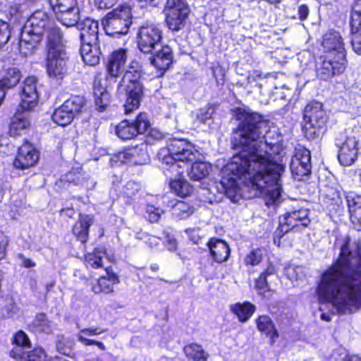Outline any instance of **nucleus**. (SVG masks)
Here are the masks:
<instances>
[{"instance_id":"f257e3e1","label":"nucleus","mask_w":361,"mask_h":361,"mask_svg":"<svg viewBox=\"0 0 361 361\" xmlns=\"http://www.w3.org/2000/svg\"><path fill=\"white\" fill-rule=\"evenodd\" d=\"M235 116L239 123L233 131L232 145L241 152L224 168L221 183L228 195L238 194L243 184L275 203L281 196L284 166L271 152L275 145L271 123L247 108H237Z\"/></svg>"},{"instance_id":"f03ea898","label":"nucleus","mask_w":361,"mask_h":361,"mask_svg":"<svg viewBox=\"0 0 361 361\" xmlns=\"http://www.w3.org/2000/svg\"><path fill=\"white\" fill-rule=\"evenodd\" d=\"M350 238L340 252V312H352L361 306L360 243Z\"/></svg>"},{"instance_id":"7ed1b4c3","label":"nucleus","mask_w":361,"mask_h":361,"mask_svg":"<svg viewBox=\"0 0 361 361\" xmlns=\"http://www.w3.org/2000/svg\"><path fill=\"white\" fill-rule=\"evenodd\" d=\"M199 151L194 145L185 139L172 138L166 142V145L159 149L157 154L158 159L169 169L176 171L180 174L181 171L177 169L185 164L193 161L197 158Z\"/></svg>"},{"instance_id":"20e7f679","label":"nucleus","mask_w":361,"mask_h":361,"mask_svg":"<svg viewBox=\"0 0 361 361\" xmlns=\"http://www.w3.org/2000/svg\"><path fill=\"white\" fill-rule=\"evenodd\" d=\"M46 71L49 77L62 79L68 71V56L63 48L62 34L59 29L50 30L47 37Z\"/></svg>"},{"instance_id":"39448f33","label":"nucleus","mask_w":361,"mask_h":361,"mask_svg":"<svg viewBox=\"0 0 361 361\" xmlns=\"http://www.w3.org/2000/svg\"><path fill=\"white\" fill-rule=\"evenodd\" d=\"M141 75V66L136 61H132L121 80V85L126 87L127 98L124 104L126 114H130L139 107L142 97V85L140 82Z\"/></svg>"},{"instance_id":"423d86ee","label":"nucleus","mask_w":361,"mask_h":361,"mask_svg":"<svg viewBox=\"0 0 361 361\" xmlns=\"http://www.w3.org/2000/svg\"><path fill=\"white\" fill-rule=\"evenodd\" d=\"M317 294L320 301L332 307V314L338 312V261L329 269L322 276L317 288Z\"/></svg>"},{"instance_id":"0eeeda50","label":"nucleus","mask_w":361,"mask_h":361,"mask_svg":"<svg viewBox=\"0 0 361 361\" xmlns=\"http://www.w3.org/2000/svg\"><path fill=\"white\" fill-rule=\"evenodd\" d=\"M130 6L124 4L109 12L102 19V25L107 35L120 37L126 35L132 24Z\"/></svg>"},{"instance_id":"6e6552de","label":"nucleus","mask_w":361,"mask_h":361,"mask_svg":"<svg viewBox=\"0 0 361 361\" xmlns=\"http://www.w3.org/2000/svg\"><path fill=\"white\" fill-rule=\"evenodd\" d=\"M326 121L323 105L318 102H311L305 108L302 128L305 137L309 140L318 137Z\"/></svg>"},{"instance_id":"1a4fd4ad","label":"nucleus","mask_w":361,"mask_h":361,"mask_svg":"<svg viewBox=\"0 0 361 361\" xmlns=\"http://www.w3.org/2000/svg\"><path fill=\"white\" fill-rule=\"evenodd\" d=\"M163 32L161 26L152 22L142 24L137 32L138 49L145 54H151L162 40Z\"/></svg>"},{"instance_id":"9d476101","label":"nucleus","mask_w":361,"mask_h":361,"mask_svg":"<svg viewBox=\"0 0 361 361\" xmlns=\"http://www.w3.org/2000/svg\"><path fill=\"white\" fill-rule=\"evenodd\" d=\"M190 13L185 0H167L164 8L165 22L173 31L180 30Z\"/></svg>"},{"instance_id":"9b49d317","label":"nucleus","mask_w":361,"mask_h":361,"mask_svg":"<svg viewBox=\"0 0 361 361\" xmlns=\"http://www.w3.org/2000/svg\"><path fill=\"white\" fill-rule=\"evenodd\" d=\"M85 99L80 96H73L67 99L60 107L56 109L52 115L54 123L59 126H66L83 111Z\"/></svg>"},{"instance_id":"f8f14e48","label":"nucleus","mask_w":361,"mask_h":361,"mask_svg":"<svg viewBox=\"0 0 361 361\" xmlns=\"http://www.w3.org/2000/svg\"><path fill=\"white\" fill-rule=\"evenodd\" d=\"M150 128V122L146 113H140L135 120H123L116 127V135L122 140H130L138 135L145 133Z\"/></svg>"},{"instance_id":"ddd939ff","label":"nucleus","mask_w":361,"mask_h":361,"mask_svg":"<svg viewBox=\"0 0 361 361\" xmlns=\"http://www.w3.org/2000/svg\"><path fill=\"white\" fill-rule=\"evenodd\" d=\"M310 223L309 210L300 208L298 210L287 212L279 219V229L282 233H287L290 230H302Z\"/></svg>"},{"instance_id":"4468645a","label":"nucleus","mask_w":361,"mask_h":361,"mask_svg":"<svg viewBox=\"0 0 361 361\" xmlns=\"http://www.w3.org/2000/svg\"><path fill=\"white\" fill-rule=\"evenodd\" d=\"M290 168L293 176L300 179L311 172L310 152L305 148H298L292 158Z\"/></svg>"},{"instance_id":"2eb2a0df","label":"nucleus","mask_w":361,"mask_h":361,"mask_svg":"<svg viewBox=\"0 0 361 361\" xmlns=\"http://www.w3.org/2000/svg\"><path fill=\"white\" fill-rule=\"evenodd\" d=\"M53 28H56V27L51 25L49 16L46 12L38 10L34 12L28 18L22 30L42 36L46 30L48 36L50 30ZM56 29L58 28L56 27Z\"/></svg>"},{"instance_id":"dca6fc26","label":"nucleus","mask_w":361,"mask_h":361,"mask_svg":"<svg viewBox=\"0 0 361 361\" xmlns=\"http://www.w3.org/2000/svg\"><path fill=\"white\" fill-rule=\"evenodd\" d=\"M37 79L35 77H27L24 81L20 94V108L23 111H30L35 108L38 102L37 91Z\"/></svg>"},{"instance_id":"f3484780","label":"nucleus","mask_w":361,"mask_h":361,"mask_svg":"<svg viewBox=\"0 0 361 361\" xmlns=\"http://www.w3.org/2000/svg\"><path fill=\"white\" fill-rule=\"evenodd\" d=\"M39 159L37 151L29 142L24 143L19 149L13 161L16 169H24L34 166Z\"/></svg>"},{"instance_id":"a211bd4d","label":"nucleus","mask_w":361,"mask_h":361,"mask_svg":"<svg viewBox=\"0 0 361 361\" xmlns=\"http://www.w3.org/2000/svg\"><path fill=\"white\" fill-rule=\"evenodd\" d=\"M173 62L172 49L169 46H163L151 58L150 63L157 70L158 77L162 76Z\"/></svg>"},{"instance_id":"6ab92c4d","label":"nucleus","mask_w":361,"mask_h":361,"mask_svg":"<svg viewBox=\"0 0 361 361\" xmlns=\"http://www.w3.org/2000/svg\"><path fill=\"white\" fill-rule=\"evenodd\" d=\"M80 31V44L90 43H99V23L90 18L85 19L82 23L78 24Z\"/></svg>"},{"instance_id":"aec40b11","label":"nucleus","mask_w":361,"mask_h":361,"mask_svg":"<svg viewBox=\"0 0 361 361\" xmlns=\"http://www.w3.org/2000/svg\"><path fill=\"white\" fill-rule=\"evenodd\" d=\"M127 58V50L125 49L121 48L113 51L106 63L108 75L111 78L118 77L123 69Z\"/></svg>"},{"instance_id":"412c9836","label":"nucleus","mask_w":361,"mask_h":361,"mask_svg":"<svg viewBox=\"0 0 361 361\" xmlns=\"http://www.w3.org/2000/svg\"><path fill=\"white\" fill-rule=\"evenodd\" d=\"M94 95L96 106L103 111L109 103V93L107 90V80L102 75H98L94 80Z\"/></svg>"},{"instance_id":"4be33fe9","label":"nucleus","mask_w":361,"mask_h":361,"mask_svg":"<svg viewBox=\"0 0 361 361\" xmlns=\"http://www.w3.org/2000/svg\"><path fill=\"white\" fill-rule=\"evenodd\" d=\"M278 276L274 265L270 264L256 280L255 287L260 294L274 290L278 281Z\"/></svg>"},{"instance_id":"5701e85b","label":"nucleus","mask_w":361,"mask_h":361,"mask_svg":"<svg viewBox=\"0 0 361 361\" xmlns=\"http://www.w3.org/2000/svg\"><path fill=\"white\" fill-rule=\"evenodd\" d=\"M358 140L355 137H348L340 147V164L350 166L357 159Z\"/></svg>"},{"instance_id":"b1692460","label":"nucleus","mask_w":361,"mask_h":361,"mask_svg":"<svg viewBox=\"0 0 361 361\" xmlns=\"http://www.w3.org/2000/svg\"><path fill=\"white\" fill-rule=\"evenodd\" d=\"M41 40V35L22 30L18 42L20 54L25 56L33 54Z\"/></svg>"},{"instance_id":"393cba45","label":"nucleus","mask_w":361,"mask_h":361,"mask_svg":"<svg viewBox=\"0 0 361 361\" xmlns=\"http://www.w3.org/2000/svg\"><path fill=\"white\" fill-rule=\"evenodd\" d=\"M350 218L355 229L361 230V195L349 193L346 196Z\"/></svg>"},{"instance_id":"a878e982","label":"nucleus","mask_w":361,"mask_h":361,"mask_svg":"<svg viewBox=\"0 0 361 361\" xmlns=\"http://www.w3.org/2000/svg\"><path fill=\"white\" fill-rule=\"evenodd\" d=\"M118 276L114 273L110 272L107 268L106 276L99 278L97 282L92 285V290L96 294L101 293H111L114 292V285L118 283Z\"/></svg>"},{"instance_id":"bb28decb","label":"nucleus","mask_w":361,"mask_h":361,"mask_svg":"<svg viewBox=\"0 0 361 361\" xmlns=\"http://www.w3.org/2000/svg\"><path fill=\"white\" fill-rule=\"evenodd\" d=\"M208 247L213 259L218 263L226 261L230 256L229 246L224 240L212 238L208 242Z\"/></svg>"},{"instance_id":"cd10ccee","label":"nucleus","mask_w":361,"mask_h":361,"mask_svg":"<svg viewBox=\"0 0 361 361\" xmlns=\"http://www.w3.org/2000/svg\"><path fill=\"white\" fill-rule=\"evenodd\" d=\"M56 19L66 27L74 26L78 24L80 19L79 8L77 6V1H74L71 7H66L61 11L54 12Z\"/></svg>"},{"instance_id":"c85d7f7f","label":"nucleus","mask_w":361,"mask_h":361,"mask_svg":"<svg viewBox=\"0 0 361 361\" xmlns=\"http://www.w3.org/2000/svg\"><path fill=\"white\" fill-rule=\"evenodd\" d=\"M25 111H20L18 109L13 116L9 128V133L11 136L20 135L30 128V122L28 115Z\"/></svg>"},{"instance_id":"c756f323","label":"nucleus","mask_w":361,"mask_h":361,"mask_svg":"<svg viewBox=\"0 0 361 361\" xmlns=\"http://www.w3.org/2000/svg\"><path fill=\"white\" fill-rule=\"evenodd\" d=\"M99 43L80 44V55L84 63L89 66H95L99 63L101 51Z\"/></svg>"},{"instance_id":"7c9ffc66","label":"nucleus","mask_w":361,"mask_h":361,"mask_svg":"<svg viewBox=\"0 0 361 361\" xmlns=\"http://www.w3.org/2000/svg\"><path fill=\"white\" fill-rule=\"evenodd\" d=\"M93 222V216L91 215L80 214L78 222L73 228V233L82 243H85L87 240L89 228Z\"/></svg>"},{"instance_id":"2f4dec72","label":"nucleus","mask_w":361,"mask_h":361,"mask_svg":"<svg viewBox=\"0 0 361 361\" xmlns=\"http://www.w3.org/2000/svg\"><path fill=\"white\" fill-rule=\"evenodd\" d=\"M256 323L257 329L269 337L272 344L274 343L279 333L271 319L269 316L262 315L257 319Z\"/></svg>"},{"instance_id":"473e14b6","label":"nucleus","mask_w":361,"mask_h":361,"mask_svg":"<svg viewBox=\"0 0 361 361\" xmlns=\"http://www.w3.org/2000/svg\"><path fill=\"white\" fill-rule=\"evenodd\" d=\"M32 331L36 333L51 334L55 328V324L50 321L46 314L41 313L36 315L30 325Z\"/></svg>"},{"instance_id":"72a5a7b5","label":"nucleus","mask_w":361,"mask_h":361,"mask_svg":"<svg viewBox=\"0 0 361 361\" xmlns=\"http://www.w3.org/2000/svg\"><path fill=\"white\" fill-rule=\"evenodd\" d=\"M168 207H171L172 215L177 219L188 218L194 212L193 207L183 201L171 200Z\"/></svg>"},{"instance_id":"f704fd0d","label":"nucleus","mask_w":361,"mask_h":361,"mask_svg":"<svg viewBox=\"0 0 361 361\" xmlns=\"http://www.w3.org/2000/svg\"><path fill=\"white\" fill-rule=\"evenodd\" d=\"M231 312L237 316L241 322H246L253 314L255 310V305L250 302L236 303L231 306Z\"/></svg>"},{"instance_id":"c9c22d12","label":"nucleus","mask_w":361,"mask_h":361,"mask_svg":"<svg viewBox=\"0 0 361 361\" xmlns=\"http://www.w3.org/2000/svg\"><path fill=\"white\" fill-rule=\"evenodd\" d=\"M212 170L210 164L205 161H195L192 164L188 176L191 179L200 180L206 178Z\"/></svg>"},{"instance_id":"e433bc0d","label":"nucleus","mask_w":361,"mask_h":361,"mask_svg":"<svg viewBox=\"0 0 361 361\" xmlns=\"http://www.w3.org/2000/svg\"><path fill=\"white\" fill-rule=\"evenodd\" d=\"M285 274L295 286H299L306 281V271L302 267L288 265L285 269Z\"/></svg>"},{"instance_id":"4c0bfd02","label":"nucleus","mask_w":361,"mask_h":361,"mask_svg":"<svg viewBox=\"0 0 361 361\" xmlns=\"http://www.w3.org/2000/svg\"><path fill=\"white\" fill-rule=\"evenodd\" d=\"M183 350L187 357L193 361H207L209 357L202 347L197 343L185 345Z\"/></svg>"},{"instance_id":"58836bf2","label":"nucleus","mask_w":361,"mask_h":361,"mask_svg":"<svg viewBox=\"0 0 361 361\" xmlns=\"http://www.w3.org/2000/svg\"><path fill=\"white\" fill-rule=\"evenodd\" d=\"M171 189L177 195L186 197L193 192V188L184 179L178 178L173 180L170 183Z\"/></svg>"},{"instance_id":"ea45409f","label":"nucleus","mask_w":361,"mask_h":361,"mask_svg":"<svg viewBox=\"0 0 361 361\" xmlns=\"http://www.w3.org/2000/svg\"><path fill=\"white\" fill-rule=\"evenodd\" d=\"M105 252L103 249H95L92 252L87 253L85 255V264L87 267H91L98 269L102 267V259L105 256Z\"/></svg>"},{"instance_id":"a19ab883","label":"nucleus","mask_w":361,"mask_h":361,"mask_svg":"<svg viewBox=\"0 0 361 361\" xmlns=\"http://www.w3.org/2000/svg\"><path fill=\"white\" fill-rule=\"evenodd\" d=\"M106 331V329H102L99 327L92 326V327H89V328H85V329H81L78 332V334H77V338H78V341L80 342L82 344L87 346L89 343H91L90 341H92L93 339L86 338L85 335H89L90 336H97V335H100Z\"/></svg>"},{"instance_id":"79ce46f5","label":"nucleus","mask_w":361,"mask_h":361,"mask_svg":"<svg viewBox=\"0 0 361 361\" xmlns=\"http://www.w3.org/2000/svg\"><path fill=\"white\" fill-rule=\"evenodd\" d=\"M75 345V341L70 337L59 335L56 339V349L62 355H69Z\"/></svg>"},{"instance_id":"37998d69","label":"nucleus","mask_w":361,"mask_h":361,"mask_svg":"<svg viewBox=\"0 0 361 361\" xmlns=\"http://www.w3.org/2000/svg\"><path fill=\"white\" fill-rule=\"evenodd\" d=\"M133 150H135L136 153L133 154V164L134 165H142L147 163L149 160L148 155L146 152L144 145L140 147L136 146L132 147Z\"/></svg>"},{"instance_id":"c03bdc74","label":"nucleus","mask_w":361,"mask_h":361,"mask_svg":"<svg viewBox=\"0 0 361 361\" xmlns=\"http://www.w3.org/2000/svg\"><path fill=\"white\" fill-rule=\"evenodd\" d=\"M350 27L353 35L351 39L353 49L357 54H361V25H357L355 29L354 26Z\"/></svg>"},{"instance_id":"a18cd8bd","label":"nucleus","mask_w":361,"mask_h":361,"mask_svg":"<svg viewBox=\"0 0 361 361\" xmlns=\"http://www.w3.org/2000/svg\"><path fill=\"white\" fill-rule=\"evenodd\" d=\"M263 251L257 248L252 250L245 257V262L252 266L257 265L262 259Z\"/></svg>"},{"instance_id":"49530a36","label":"nucleus","mask_w":361,"mask_h":361,"mask_svg":"<svg viewBox=\"0 0 361 361\" xmlns=\"http://www.w3.org/2000/svg\"><path fill=\"white\" fill-rule=\"evenodd\" d=\"M350 26L361 25V0H356L353 6Z\"/></svg>"},{"instance_id":"de8ad7c7","label":"nucleus","mask_w":361,"mask_h":361,"mask_svg":"<svg viewBox=\"0 0 361 361\" xmlns=\"http://www.w3.org/2000/svg\"><path fill=\"white\" fill-rule=\"evenodd\" d=\"M13 343L19 348H30V339L27 334L23 331H18L14 334L13 338Z\"/></svg>"},{"instance_id":"09e8293b","label":"nucleus","mask_w":361,"mask_h":361,"mask_svg":"<svg viewBox=\"0 0 361 361\" xmlns=\"http://www.w3.org/2000/svg\"><path fill=\"white\" fill-rule=\"evenodd\" d=\"M10 37L8 24L0 20V49L8 42Z\"/></svg>"},{"instance_id":"8fccbe9b","label":"nucleus","mask_w":361,"mask_h":361,"mask_svg":"<svg viewBox=\"0 0 361 361\" xmlns=\"http://www.w3.org/2000/svg\"><path fill=\"white\" fill-rule=\"evenodd\" d=\"M146 212L148 214L149 219L151 222H156L159 220L161 215L164 213L165 210L154 205H147Z\"/></svg>"},{"instance_id":"3c124183","label":"nucleus","mask_w":361,"mask_h":361,"mask_svg":"<svg viewBox=\"0 0 361 361\" xmlns=\"http://www.w3.org/2000/svg\"><path fill=\"white\" fill-rule=\"evenodd\" d=\"M54 12L64 9L66 6L71 7L75 0H47Z\"/></svg>"},{"instance_id":"603ef678","label":"nucleus","mask_w":361,"mask_h":361,"mask_svg":"<svg viewBox=\"0 0 361 361\" xmlns=\"http://www.w3.org/2000/svg\"><path fill=\"white\" fill-rule=\"evenodd\" d=\"M28 361H47V356L42 348H35L28 355Z\"/></svg>"},{"instance_id":"864d4df0","label":"nucleus","mask_w":361,"mask_h":361,"mask_svg":"<svg viewBox=\"0 0 361 361\" xmlns=\"http://www.w3.org/2000/svg\"><path fill=\"white\" fill-rule=\"evenodd\" d=\"M133 148L125 149L118 154V159L123 163L133 164V154L135 153Z\"/></svg>"},{"instance_id":"5fc2aeb1","label":"nucleus","mask_w":361,"mask_h":361,"mask_svg":"<svg viewBox=\"0 0 361 361\" xmlns=\"http://www.w3.org/2000/svg\"><path fill=\"white\" fill-rule=\"evenodd\" d=\"M25 348H19L17 345H16V347L11 350L10 355L12 357H13L16 360H23L25 357Z\"/></svg>"},{"instance_id":"6e6d98bb","label":"nucleus","mask_w":361,"mask_h":361,"mask_svg":"<svg viewBox=\"0 0 361 361\" xmlns=\"http://www.w3.org/2000/svg\"><path fill=\"white\" fill-rule=\"evenodd\" d=\"M190 240L194 243H197L201 239L200 231L199 228H188L185 230Z\"/></svg>"},{"instance_id":"4d7b16f0","label":"nucleus","mask_w":361,"mask_h":361,"mask_svg":"<svg viewBox=\"0 0 361 361\" xmlns=\"http://www.w3.org/2000/svg\"><path fill=\"white\" fill-rule=\"evenodd\" d=\"M212 114L210 108L202 109L198 113L197 118L202 123H205L209 119L211 118Z\"/></svg>"},{"instance_id":"13d9d810","label":"nucleus","mask_w":361,"mask_h":361,"mask_svg":"<svg viewBox=\"0 0 361 361\" xmlns=\"http://www.w3.org/2000/svg\"><path fill=\"white\" fill-rule=\"evenodd\" d=\"M18 258L21 267L25 268H32L36 266V263L32 259L25 257L23 254H18Z\"/></svg>"},{"instance_id":"bf43d9fd","label":"nucleus","mask_w":361,"mask_h":361,"mask_svg":"<svg viewBox=\"0 0 361 361\" xmlns=\"http://www.w3.org/2000/svg\"><path fill=\"white\" fill-rule=\"evenodd\" d=\"M81 176H81L80 173H79V172L71 171L66 175L65 178L69 183H73L75 184H78Z\"/></svg>"},{"instance_id":"052dcab7","label":"nucleus","mask_w":361,"mask_h":361,"mask_svg":"<svg viewBox=\"0 0 361 361\" xmlns=\"http://www.w3.org/2000/svg\"><path fill=\"white\" fill-rule=\"evenodd\" d=\"M118 0H95V4L99 8L106 9L112 7Z\"/></svg>"},{"instance_id":"680f3d73","label":"nucleus","mask_w":361,"mask_h":361,"mask_svg":"<svg viewBox=\"0 0 361 361\" xmlns=\"http://www.w3.org/2000/svg\"><path fill=\"white\" fill-rule=\"evenodd\" d=\"M164 243L169 250L173 251L176 250L177 242L174 238L167 236Z\"/></svg>"},{"instance_id":"e2e57ef3","label":"nucleus","mask_w":361,"mask_h":361,"mask_svg":"<svg viewBox=\"0 0 361 361\" xmlns=\"http://www.w3.org/2000/svg\"><path fill=\"white\" fill-rule=\"evenodd\" d=\"M7 244V239L3 235H0V260L2 259L6 255V248Z\"/></svg>"},{"instance_id":"0e129e2a","label":"nucleus","mask_w":361,"mask_h":361,"mask_svg":"<svg viewBox=\"0 0 361 361\" xmlns=\"http://www.w3.org/2000/svg\"><path fill=\"white\" fill-rule=\"evenodd\" d=\"M309 14V9L307 6L302 5L299 7L298 15L300 20H305L307 18Z\"/></svg>"},{"instance_id":"69168bd1","label":"nucleus","mask_w":361,"mask_h":361,"mask_svg":"<svg viewBox=\"0 0 361 361\" xmlns=\"http://www.w3.org/2000/svg\"><path fill=\"white\" fill-rule=\"evenodd\" d=\"M159 242L160 239L155 236H149L146 241L150 247H156L159 244Z\"/></svg>"},{"instance_id":"338daca9","label":"nucleus","mask_w":361,"mask_h":361,"mask_svg":"<svg viewBox=\"0 0 361 361\" xmlns=\"http://www.w3.org/2000/svg\"><path fill=\"white\" fill-rule=\"evenodd\" d=\"M323 45L324 47H327L328 49H334L336 48V44L334 43H331L330 42V39L327 38L326 36L324 38Z\"/></svg>"},{"instance_id":"774afa93","label":"nucleus","mask_w":361,"mask_h":361,"mask_svg":"<svg viewBox=\"0 0 361 361\" xmlns=\"http://www.w3.org/2000/svg\"><path fill=\"white\" fill-rule=\"evenodd\" d=\"M343 361H361V358L357 355H348L343 359Z\"/></svg>"}]
</instances>
